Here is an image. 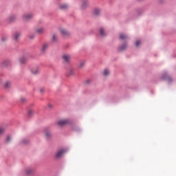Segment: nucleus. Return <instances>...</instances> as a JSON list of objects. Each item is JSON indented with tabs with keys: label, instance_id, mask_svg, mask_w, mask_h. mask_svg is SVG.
Returning a JSON list of instances; mask_svg holds the SVG:
<instances>
[{
	"label": "nucleus",
	"instance_id": "ddd939ff",
	"mask_svg": "<svg viewBox=\"0 0 176 176\" xmlns=\"http://www.w3.org/2000/svg\"><path fill=\"white\" fill-rule=\"evenodd\" d=\"M119 49L121 52L123 50H126V49H127V45L124 44L122 45Z\"/></svg>",
	"mask_w": 176,
	"mask_h": 176
},
{
	"label": "nucleus",
	"instance_id": "f3484780",
	"mask_svg": "<svg viewBox=\"0 0 176 176\" xmlns=\"http://www.w3.org/2000/svg\"><path fill=\"white\" fill-rule=\"evenodd\" d=\"M12 83L9 81L6 82L5 83V87H6V89H9V87H10Z\"/></svg>",
	"mask_w": 176,
	"mask_h": 176
},
{
	"label": "nucleus",
	"instance_id": "6ab92c4d",
	"mask_svg": "<svg viewBox=\"0 0 176 176\" xmlns=\"http://www.w3.org/2000/svg\"><path fill=\"white\" fill-rule=\"evenodd\" d=\"M20 38V33H15L14 34V40L17 41Z\"/></svg>",
	"mask_w": 176,
	"mask_h": 176
},
{
	"label": "nucleus",
	"instance_id": "f704fd0d",
	"mask_svg": "<svg viewBox=\"0 0 176 176\" xmlns=\"http://www.w3.org/2000/svg\"><path fill=\"white\" fill-rule=\"evenodd\" d=\"M162 78H164V79H166V77H162Z\"/></svg>",
	"mask_w": 176,
	"mask_h": 176
},
{
	"label": "nucleus",
	"instance_id": "b1692460",
	"mask_svg": "<svg viewBox=\"0 0 176 176\" xmlns=\"http://www.w3.org/2000/svg\"><path fill=\"white\" fill-rule=\"evenodd\" d=\"M11 140H12V137L8 136L6 138V142H10Z\"/></svg>",
	"mask_w": 176,
	"mask_h": 176
},
{
	"label": "nucleus",
	"instance_id": "393cba45",
	"mask_svg": "<svg viewBox=\"0 0 176 176\" xmlns=\"http://www.w3.org/2000/svg\"><path fill=\"white\" fill-rule=\"evenodd\" d=\"M28 142H29V141H28V140H27V139H25V140H23L22 141V144H28Z\"/></svg>",
	"mask_w": 176,
	"mask_h": 176
},
{
	"label": "nucleus",
	"instance_id": "4468645a",
	"mask_svg": "<svg viewBox=\"0 0 176 176\" xmlns=\"http://www.w3.org/2000/svg\"><path fill=\"white\" fill-rule=\"evenodd\" d=\"M3 67H9V65H10V60H6L3 63Z\"/></svg>",
	"mask_w": 176,
	"mask_h": 176
},
{
	"label": "nucleus",
	"instance_id": "f8f14e48",
	"mask_svg": "<svg viewBox=\"0 0 176 176\" xmlns=\"http://www.w3.org/2000/svg\"><path fill=\"white\" fill-rule=\"evenodd\" d=\"M100 9L98 8H96L94 10V14H95V16H98V14H100Z\"/></svg>",
	"mask_w": 176,
	"mask_h": 176
},
{
	"label": "nucleus",
	"instance_id": "cd10ccee",
	"mask_svg": "<svg viewBox=\"0 0 176 176\" xmlns=\"http://www.w3.org/2000/svg\"><path fill=\"white\" fill-rule=\"evenodd\" d=\"M20 63H21V64H23V63H25V58H21V59H20Z\"/></svg>",
	"mask_w": 176,
	"mask_h": 176
},
{
	"label": "nucleus",
	"instance_id": "dca6fc26",
	"mask_svg": "<svg viewBox=\"0 0 176 176\" xmlns=\"http://www.w3.org/2000/svg\"><path fill=\"white\" fill-rule=\"evenodd\" d=\"M33 170L32 169H28L25 171L26 175H30V174H32Z\"/></svg>",
	"mask_w": 176,
	"mask_h": 176
},
{
	"label": "nucleus",
	"instance_id": "a878e982",
	"mask_svg": "<svg viewBox=\"0 0 176 176\" xmlns=\"http://www.w3.org/2000/svg\"><path fill=\"white\" fill-rule=\"evenodd\" d=\"M15 19H16V16H10V21H13V20H14Z\"/></svg>",
	"mask_w": 176,
	"mask_h": 176
},
{
	"label": "nucleus",
	"instance_id": "9b49d317",
	"mask_svg": "<svg viewBox=\"0 0 176 176\" xmlns=\"http://www.w3.org/2000/svg\"><path fill=\"white\" fill-rule=\"evenodd\" d=\"M100 34L101 36H105V30H104V28H101L100 29Z\"/></svg>",
	"mask_w": 176,
	"mask_h": 176
},
{
	"label": "nucleus",
	"instance_id": "1a4fd4ad",
	"mask_svg": "<svg viewBox=\"0 0 176 176\" xmlns=\"http://www.w3.org/2000/svg\"><path fill=\"white\" fill-rule=\"evenodd\" d=\"M45 138H47V140H49V138L52 137V132H50V131H47L45 133Z\"/></svg>",
	"mask_w": 176,
	"mask_h": 176
},
{
	"label": "nucleus",
	"instance_id": "2eb2a0df",
	"mask_svg": "<svg viewBox=\"0 0 176 176\" xmlns=\"http://www.w3.org/2000/svg\"><path fill=\"white\" fill-rule=\"evenodd\" d=\"M120 38H121V39H122L123 41H124V39H127V36L126 35V34H121L120 35Z\"/></svg>",
	"mask_w": 176,
	"mask_h": 176
},
{
	"label": "nucleus",
	"instance_id": "0eeeda50",
	"mask_svg": "<svg viewBox=\"0 0 176 176\" xmlns=\"http://www.w3.org/2000/svg\"><path fill=\"white\" fill-rule=\"evenodd\" d=\"M60 33L62 35H63V36H69V32L65 29H60Z\"/></svg>",
	"mask_w": 176,
	"mask_h": 176
},
{
	"label": "nucleus",
	"instance_id": "473e14b6",
	"mask_svg": "<svg viewBox=\"0 0 176 176\" xmlns=\"http://www.w3.org/2000/svg\"><path fill=\"white\" fill-rule=\"evenodd\" d=\"M166 78H170V76H168V75L166 74Z\"/></svg>",
	"mask_w": 176,
	"mask_h": 176
},
{
	"label": "nucleus",
	"instance_id": "9d476101",
	"mask_svg": "<svg viewBox=\"0 0 176 176\" xmlns=\"http://www.w3.org/2000/svg\"><path fill=\"white\" fill-rule=\"evenodd\" d=\"M60 9H62V10H65V9H68V5L67 4H61L60 6Z\"/></svg>",
	"mask_w": 176,
	"mask_h": 176
},
{
	"label": "nucleus",
	"instance_id": "f03ea898",
	"mask_svg": "<svg viewBox=\"0 0 176 176\" xmlns=\"http://www.w3.org/2000/svg\"><path fill=\"white\" fill-rule=\"evenodd\" d=\"M62 58L65 63H67V64H69V63H71V58H72V57L68 54H65L63 55Z\"/></svg>",
	"mask_w": 176,
	"mask_h": 176
},
{
	"label": "nucleus",
	"instance_id": "39448f33",
	"mask_svg": "<svg viewBox=\"0 0 176 176\" xmlns=\"http://www.w3.org/2000/svg\"><path fill=\"white\" fill-rule=\"evenodd\" d=\"M46 30L44 28H38L36 29V34H38L39 35H42V34H45Z\"/></svg>",
	"mask_w": 176,
	"mask_h": 176
},
{
	"label": "nucleus",
	"instance_id": "f257e3e1",
	"mask_svg": "<svg viewBox=\"0 0 176 176\" xmlns=\"http://www.w3.org/2000/svg\"><path fill=\"white\" fill-rule=\"evenodd\" d=\"M67 124H71V120L69 119L60 120L58 122V126H60V127H63V126H67Z\"/></svg>",
	"mask_w": 176,
	"mask_h": 176
},
{
	"label": "nucleus",
	"instance_id": "4be33fe9",
	"mask_svg": "<svg viewBox=\"0 0 176 176\" xmlns=\"http://www.w3.org/2000/svg\"><path fill=\"white\" fill-rule=\"evenodd\" d=\"M83 67H85V62H81L78 65V68H83Z\"/></svg>",
	"mask_w": 176,
	"mask_h": 176
},
{
	"label": "nucleus",
	"instance_id": "7ed1b4c3",
	"mask_svg": "<svg viewBox=\"0 0 176 176\" xmlns=\"http://www.w3.org/2000/svg\"><path fill=\"white\" fill-rule=\"evenodd\" d=\"M65 153V150L60 149L56 152L55 155V157H56V159H60V157H63V155H64Z\"/></svg>",
	"mask_w": 176,
	"mask_h": 176
},
{
	"label": "nucleus",
	"instance_id": "412c9836",
	"mask_svg": "<svg viewBox=\"0 0 176 176\" xmlns=\"http://www.w3.org/2000/svg\"><path fill=\"white\" fill-rule=\"evenodd\" d=\"M56 41H57V36L56 34H54L52 36V41L53 42H56Z\"/></svg>",
	"mask_w": 176,
	"mask_h": 176
},
{
	"label": "nucleus",
	"instance_id": "aec40b11",
	"mask_svg": "<svg viewBox=\"0 0 176 176\" xmlns=\"http://www.w3.org/2000/svg\"><path fill=\"white\" fill-rule=\"evenodd\" d=\"M74 74H75V69H70L69 71V75H74Z\"/></svg>",
	"mask_w": 176,
	"mask_h": 176
},
{
	"label": "nucleus",
	"instance_id": "72a5a7b5",
	"mask_svg": "<svg viewBox=\"0 0 176 176\" xmlns=\"http://www.w3.org/2000/svg\"><path fill=\"white\" fill-rule=\"evenodd\" d=\"M30 38L31 39H32V38H34V37H31V36H30Z\"/></svg>",
	"mask_w": 176,
	"mask_h": 176
},
{
	"label": "nucleus",
	"instance_id": "c756f323",
	"mask_svg": "<svg viewBox=\"0 0 176 176\" xmlns=\"http://www.w3.org/2000/svg\"><path fill=\"white\" fill-rule=\"evenodd\" d=\"M6 37H3L2 38H1V41H3V42H5V41H6Z\"/></svg>",
	"mask_w": 176,
	"mask_h": 176
},
{
	"label": "nucleus",
	"instance_id": "2f4dec72",
	"mask_svg": "<svg viewBox=\"0 0 176 176\" xmlns=\"http://www.w3.org/2000/svg\"><path fill=\"white\" fill-rule=\"evenodd\" d=\"M48 107H49V108H52L53 105L49 104Z\"/></svg>",
	"mask_w": 176,
	"mask_h": 176
},
{
	"label": "nucleus",
	"instance_id": "c85d7f7f",
	"mask_svg": "<svg viewBox=\"0 0 176 176\" xmlns=\"http://www.w3.org/2000/svg\"><path fill=\"white\" fill-rule=\"evenodd\" d=\"M28 113H29L30 116L33 115L34 111L30 110L29 112H28Z\"/></svg>",
	"mask_w": 176,
	"mask_h": 176
},
{
	"label": "nucleus",
	"instance_id": "5701e85b",
	"mask_svg": "<svg viewBox=\"0 0 176 176\" xmlns=\"http://www.w3.org/2000/svg\"><path fill=\"white\" fill-rule=\"evenodd\" d=\"M5 133V128H0V135Z\"/></svg>",
	"mask_w": 176,
	"mask_h": 176
},
{
	"label": "nucleus",
	"instance_id": "20e7f679",
	"mask_svg": "<svg viewBox=\"0 0 176 176\" xmlns=\"http://www.w3.org/2000/svg\"><path fill=\"white\" fill-rule=\"evenodd\" d=\"M34 17V14H26L23 16V19L24 21H28V20H31Z\"/></svg>",
	"mask_w": 176,
	"mask_h": 176
},
{
	"label": "nucleus",
	"instance_id": "7c9ffc66",
	"mask_svg": "<svg viewBox=\"0 0 176 176\" xmlns=\"http://www.w3.org/2000/svg\"><path fill=\"white\" fill-rule=\"evenodd\" d=\"M21 101H22V102H24V101H25V98H21Z\"/></svg>",
	"mask_w": 176,
	"mask_h": 176
},
{
	"label": "nucleus",
	"instance_id": "bb28decb",
	"mask_svg": "<svg viewBox=\"0 0 176 176\" xmlns=\"http://www.w3.org/2000/svg\"><path fill=\"white\" fill-rule=\"evenodd\" d=\"M140 45H141V41L138 40L136 41V46L138 47Z\"/></svg>",
	"mask_w": 176,
	"mask_h": 176
},
{
	"label": "nucleus",
	"instance_id": "423d86ee",
	"mask_svg": "<svg viewBox=\"0 0 176 176\" xmlns=\"http://www.w3.org/2000/svg\"><path fill=\"white\" fill-rule=\"evenodd\" d=\"M47 49H49V43H44L41 48L42 53H45Z\"/></svg>",
	"mask_w": 176,
	"mask_h": 176
},
{
	"label": "nucleus",
	"instance_id": "a211bd4d",
	"mask_svg": "<svg viewBox=\"0 0 176 176\" xmlns=\"http://www.w3.org/2000/svg\"><path fill=\"white\" fill-rule=\"evenodd\" d=\"M103 74L104 76H108L109 75V70L108 69H104Z\"/></svg>",
	"mask_w": 176,
	"mask_h": 176
},
{
	"label": "nucleus",
	"instance_id": "6e6552de",
	"mask_svg": "<svg viewBox=\"0 0 176 176\" xmlns=\"http://www.w3.org/2000/svg\"><path fill=\"white\" fill-rule=\"evenodd\" d=\"M32 74L34 75H37V74H39V68L38 67H34L32 69Z\"/></svg>",
	"mask_w": 176,
	"mask_h": 176
}]
</instances>
